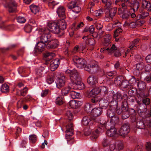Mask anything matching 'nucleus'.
Returning a JSON list of instances; mask_svg holds the SVG:
<instances>
[{"label": "nucleus", "mask_w": 151, "mask_h": 151, "mask_svg": "<svg viewBox=\"0 0 151 151\" xmlns=\"http://www.w3.org/2000/svg\"><path fill=\"white\" fill-rule=\"evenodd\" d=\"M137 112L139 116L144 119L151 116V110H148L147 107L150 103V99L146 97L137 102Z\"/></svg>", "instance_id": "obj_1"}, {"label": "nucleus", "mask_w": 151, "mask_h": 151, "mask_svg": "<svg viewBox=\"0 0 151 151\" xmlns=\"http://www.w3.org/2000/svg\"><path fill=\"white\" fill-rule=\"evenodd\" d=\"M65 73L69 75L70 79L72 84H76L80 89L84 88V84L81 82L80 73L76 70L67 69L65 71Z\"/></svg>", "instance_id": "obj_2"}, {"label": "nucleus", "mask_w": 151, "mask_h": 151, "mask_svg": "<svg viewBox=\"0 0 151 151\" xmlns=\"http://www.w3.org/2000/svg\"><path fill=\"white\" fill-rule=\"evenodd\" d=\"M66 130L65 132L66 134L65 135V138L66 139H68L67 140V143L68 144L71 145L73 144L74 142V139L73 138H70V136L73 134V125L72 124L68 125L66 127Z\"/></svg>", "instance_id": "obj_3"}, {"label": "nucleus", "mask_w": 151, "mask_h": 151, "mask_svg": "<svg viewBox=\"0 0 151 151\" xmlns=\"http://www.w3.org/2000/svg\"><path fill=\"white\" fill-rule=\"evenodd\" d=\"M41 30L43 33L40 37V41L45 44L47 43L52 39V35L49 32H47L45 28H42Z\"/></svg>", "instance_id": "obj_4"}, {"label": "nucleus", "mask_w": 151, "mask_h": 151, "mask_svg": "<svg viewBox=\"0 0 151 151\" xmlns=\"http://www.w3.org/2000/svg\"><path fill=\"white\" fill-rule=\"evenodd\" d=\"M72 60L74 65L78 68H83L85 66L86 61L83 59L77 56H74L73 57Z\"/></svg>", "instance_id": "obj_5"}, {"label": "nucleus", "mask_w": 151, "mask_h": 151, "mask_svg": "<svg viewBox=\"0 0 151 151\" xmlns=\"http://www.w3.org/2000/svg\"><path fill=\"white\" fill-rule=\"evenodd\" d=\"M48 26L50 31L52 33L55 34L61 33V30L60 29L57 22H50L48 23Z\"/></svg>", "instance_id": "obj_6"}, {"label": "nucleus", "mask_w": 151, "mask_h": 151, "mask_svg": "<svg viewBox=\"0 0 151 151\" xmlns=\"http://www.w3.org/2000/svg\"><path fill=\"white\" fill-rule=\"evenodd\" d=\"M114 102L115 105L113 104L112 105L113 106H114V107L115 109L116 113L118 115L122 114L124 111V109H125L127 106V104L126 102H123V101H122L121 106L119 107H118V103L117 101H115Z\"/></svg>", "instance_id": "obj_7"}, {"label": "nucleus", "mask_w": 151, "mask_h": 151, "mask_svg": "<svg viewBox=\"0 0 151 151\" xmlns=\"http://www.w3.org/2000/svg\"><path fill=\"white\" fill-rule=\"evenodd\" d=\"M46 46L45 44L40 41L36 45L33 51L35 55L42 52L45 49Z\"/></svg>", "instance_id": "obj_8"}, {"label": "nucleus", "mask_w": 151, "mask_h": 151, "mask_svg": "<svg viewBox=\"0 0 151 151\" xmlns=\"http://www.w3.org/2000/svg\"><path fill=\"white\" fill-rule=\"evenodd\" d=\"M130 127L129 123L124 124L121 126L119 130L120 134L122 136L124 137L127 135L129 132Z\"/></svg>", "instance_id": "obj_9"}, {"label": "nucleus", "mask_w": 151, "mask_h": 151, "mask_svg": "<svg viewBox=\"0 0 151 151\" xmlns=\"http://www.w3.org/2000/svg\"><path fill=\"white\" fill-rule=\"evenodd\" d=\"M116 11L117 8L116 7L105 9L104 10V12L106 14L105 17L112 19L113 17L115 16Z\"/></svg>", "instance_id": "obj_10"}, {"label": "nucleus", "mask_w": 151, "mask_h": 151, "mask_svg": "<svg viewBox=\"0 0 151 151\" xmlns=\"http://www.w3.org/2000/svg\"><path fill=\"white\" fill-rule=\"evenodd\" d=\"M58 80L56 83V87L58 88H60L65 85V77L63 74L60 73L58 77Z\"/></svg>", "instance_id": "obj_11"}, {"label": "nucleus", "mask_w": 151, "mask_h": 151, "mask_svg": "<svg viewBox=\"0 0 151 151\" xmlns=\"http://www.w3.org/2000/svg\"><path fill=\"white\" fill-rule=\"evenodd\" d=\"M76 1L71 2L68 4V7L69 9H71L73 12L78 13L81 11V8L76 5Z\"/></svg>", "instance_id": "obj_12"}, {"label": "nucleus", "mask_w": 151, "mask_h": 151, "mask_svg": "<svg viewBox=\"0 0 151 151\" xmlns=\"http://www.w3.org/2000/svg\"><path fill=\"white\" fill-rule=\"evenodd\" d=\"M59 45L58 41L57 39L51 40L47 43L46 47L48 49H55Z\"/></svg>", "instance_id": "obj_13"}, {"label": "nucleus", "mask_w": 151, "mask_h": 151, "mask_svg": "<svg viewBox=\"0 0 151 151\" xmlns=\"http://www.w3.org/2000/svg\"><path fill=\"white\" fill-rule=\"evenodd\" d=\"M100 124L99 125L98 127L95 131L94 134L96 133L98 134L101 132H102L104 131V127L105 125L106 124V123L105 120L101 119L100 121L99 122Z\"/></svg>", "instance_id": "obj_14"}, {"label": "nucleus", "mask_w": 151, "mask_h": 151, "mask_svg": "<svg viewBox=\"0 0 151 151\" xmlns=\"http://www.w3.org/2000/svg\"><path fill=\"white\" fill-rule=\"evenodd\" d=\"M60 63V60L56 58L52 60L50 63V69L52 71L55 70L58 67Z\"/></svg>", "instance_id": "obj_15"}, {"label": "nucleus", "mask_w": 151, "mask_h": 151, "mask_svg": "<svg viewBox=\"0 0 151 151\" xmlns=\"http://www.w3.org/2000/svg\"><path fill=\"white\" fill-rule=\"evenodd\" d=\"M93 122V119L90 116H84L82 121V124L84 126H91Z\"/></svg>", "instance_id": "obj_16"}, {"label": "nucleus", "mask_w": 151, "mask_h": 151, "mask_svg": "<svg viewBox=\"0 0 151 151\" xmlns=\"http://www.w3.org/2000/svg\"><path fill=\"white\" fill-rule=\"evenodd\" d=\"M64 19L58 20L57 22L60 29L61 30V34L63 35L64 34L63 30L66 28L67 24Z\"/></svg>", "instance_id": "obj_17"}, {"label": "nucleus", "mask_w": 151, "mask_h": 151, "mask_svg": "<svg viewBox=\"0 0 151 151\" xmlns=\"http://www.w3.org/2000/svg\"><path fill=\"white\" fill-rule=\"evenodd\" d=\"M17 4L15 1H11L8 5V11L9 12H13L16 11Z\"/></svg>", "instance_id": "obj_18"}, {"label": "nucleus", "mask_w": 151, "mask_h": 151, "mask_svg": "<svg viewBox=\"0 0 151 151\" xmlns=\"http://www.w3.org/2000/svg\"><path fill=\"white\" fill-rule=\"evenodd\" d=\"M55 55V54L52 52H46L44 54V57L45 58V64L47 65L48 62L52 60L53 57Z\"/></svg>", "instance_id": "obj_19"}, {"label": "nucleus", "mask_w": 151, "mask_h": 151, "mask_svg": "<svg viewBox=\"0 0 151 151\" xmlns=\"http://www.w3.org/2000/svg\"><path fill=\"white\" fill-rule=\"evenodd\" d=\"M132 0H124V2L121 4V8L118 9V10L121 9L123 12L127 10L128 9V6H130Z\"/></svg>", "instance_id": "obj_20"}, {"label": "nucleus", "mask_w": 151, "mask_h": 151, "mask_svg": "<svg viewBox=\"0 0 151 151\" xmlns=\"http://www.w3.org/2000/svg\"><path fill=\"white\" fill-rule=\"evenodd\" d=\"M81 102L79 101L73 100L69 101L68 103L69 106L73 109H76L81 106Z\"/></svg>", "instance_id": "obj_21"}, {"label": "nucleus", "mask_w": 151, "mask_h": 151, "mask_svg": "<svg viewBox=\"0 0 151 151\" xmlns=\"http://www.w3.org/2000/svg\"><path fill=\"white\" fill-rule=\"evenodd\" d=\"M57 14L59 17L63 19L66 18L65 9L63 6H59L57 9Z\"/></svg>", "instance_id": "obj_22"}, {"label": "nucleus", "mask_w": 151, "mask_h": 151, "mask_svg": "<svg viewBox=\"0 0 151 151\" xmlns=\"http://www.w3.org/2000/svg\"><path fill=\"white\" fill-rule=\"evenodd\" d=\"M131 4L130 6H128V7H132L131 10H132L134 12L137 11L139 7V1L137 0H134L133 1H132L131 3Z\"/></svg>", "instance_id": "obj_23"}, {"label": "nucleus", "mask_w": 151, "mask_h": 151, "mask_svg": "<svg viewBox=\"0 0 151 151\" xmlns=\"http://www.w3.org/2000/svg\"><path fill=\"white\" fill-rule=\"evenodd\" d=\"M109 104V102L107 100L103 98H101L99 104L102 109H106L108 106Z\"/></svg>", "instance_id": "obj_24"}, {"label": "nucleus", "mask_w": 151, "mask_h": 151, "mask_svg": "<svg viewBox=\"0 0 151 151\" xmlns=\"http://www.w3.org/2000/svg\"><path fill=\"white\" fill-rule=\"evenodd\" d=\"M102 112V109L101 108H94L92 111L93 116L95 117L100 116Z\"/></svg>", "instance_id": "obj_25"}, {"label": "nucleus", "mask_w": 151, "mask_h": 151, "mask_svg": "<svg viewBox=\"0 0 151 151\" xmlns=\"http://www.w3.org/2000/svg\"><path fill=\"white\" fill-rule=\"evenodd\" d=\"M147 97L145 93L141 90L137 92V102H139V101H141L143 99Z\"/></svg>", "instance_id": "obj_26"}, {"label": "nucleus", "mask_w": 151, "mask_h": 151, "mask_svg": "<svg viewBox=\"0 0 151 151\" xmlns=\"http://www.w3.org/2000/svg\"><path fill=\"white\" fill-rule=\"evenodd\" d=\"M142 6L143 8L148 12L151 11V3L145 0H143L142 3Z\"/></svg>", "instance_id": "obj_27"}, {"label": "nucleus", "mask_w": 151, "mask_h": 151, "mask_svg": "<svg viewBox=\"0 0 151 151\" xmlns=\"http://www.w3.org/2000/svg\"><path fill=\"white\" fill-rule=\"evenodd\" d=\"M104 45L106 46H111V37L109 34H106L104 37Z\"/></svg>", "instance_id": "obj_28"}, {"label": "nucleus", "mask_w": 151, "mask_h": 151, "mask_svg": "<svg viewBox=\"0 0 151 151\" xmlns=\"http://www.w3.org/2000/svg\"><path fill=\"white\" fill-rule=\"evenodd\" d=\"M116 129L114 128L107 130L106 132V134L108 137L114 138L115 137L116 134Z\"/></svg>", "instance_id": "obj_29"}, {"label": "nucleus", "mask_w": 151, "mask_h": 151, "mask_svg": "<svg viewBox=\"0 0 151 151\" xmlns=\"http://www.w3.org/2000/svg\"><path fill=\"white\" fill-rule=\"evenodd\" d=\"M87 82L90 85H94L97 83V78L93 76H90L88 78Z\"/></svg>", "instance_id": "obj_30"}, {"label": "nucleus", "mask_w": 151, "mask_h": 151, "mask_svg": "<svg viewBox=\"0 0 151 151\" xmlns=\"http://www.w3.org/2000/svg\"><path fill=\"white\" fill-rule=\"evenodd\" d=\"M116 49V47L115 46L114 44H113L112 46L110 48L109 47L107 48H102L100 50V51L102 52H103L104 51H108V52L109 53H111L114 52V50Z\"/></svg>", "instance_id": "obj_31"}, {"label": "nucleus", "mask_w": 151, "mask_h": 151, "mask_svg": "<svg viewBox=\"0 0 151 151\" xmlns=\"http://www.w3.org/2000/svg\"><path fill=\"white\" fill-rule=\"evenodd\" d=\"M110 93H111L113 95L112 98L114 100L116 101L118 100H120L122 98V94L119 92H117L116 93H114L113 91H111Z\"/></svg>", "instance_id": "obj_32"}, {"label": "nucleus", "mask_w": 151, "mask_h": 151, "mask_svg": "<svg viewBox=\"0 0 151 151\" xmlns=\"http://www.w3.org/2000/svg\"><path fill=\"white\" fill-rule=\"evenodd\" d=\"M123 80V78L122 76H118L115 78L114 83L116 86H120Z\"/></svg>", "instance_id": "obj_33"}, {"label": "nucleus", "mask_w": 151, "mask_h": 151, "mask_svg": "<svg viewBox=\"0 0 151 151\" xmlns=\"http://www.w3.org/2000/svg\"><path fill=\"white\" fill-rule=\"evenodd\" d=\"M108 92V89L106 87L104 86L100 87V94L101 96H104L106 95Z\"/></svg>", "instance_id": "obj_34"}, {"label": "nucleus", "mask_w": 151, "mask_h": 151, "mask_svg": "<svg viewBox=\"0 0 151 151\" xmlns=\"http://www.w3.org/2000/svg\"><path fill=\"white\" fill-rule=\"evenodd\" d=\"M119 121V119L118 116L115 115L111 118L110 122L114 126L116 124H118Z\"/></svg>", "instance_id": "obj_35"}, {"label": "nucleus", "mask_w": 151, "mask_h": 151, "mask_svg": "<svg viewBox=\"0 0 151 151\" xmlns=\"http://www.w3.org/2000/svg\"><path fill=\"white\" fill-rule=\"evenodd\" d=\"M45 69L44 67L41 66L36 70V74L38 77H41L42 75V72Z\"/></svg>", "instance_id": "obj_36"}, {"label": "nucleus", "mask_w": 151, "mask_h": 151, "mask_svg": "<svg viewBox=\"0 0 151 151\" xmlns=\"http://www.w3.org/2000/svg\"><path fill=\"white\" fill-rule=\"evenodd\" d=\"M122 115V117L123 119H125L128 118L129 116V112H128V109L127 106L125 109H124V111Z\"/></svg>", "instance_id": "obj_37"}, {"label": "nucleus", "mask_w": 151, "mask_h": 151, "mask_svg": "<svg viewBox=\"0 0 151 151\" xmlns=\"http://www.w3.org/2000/svg\"><path fill=\"white\" fill-rule=\"evenodd\" d=\"M116 148V145L115 144H112L110 145L109 148H105V151H117Z\"/></svg>", "instance_id": "obj_38"}, {"label": "nucleus", "mask_w": 151, "mask_h": 151, "mask_svg": "<svg viewBox=\"0 0 151 151\" xmlns=\"http://www.w3.org/2000/svg\"><path fill=\"white\" fill-rule=\"evenodd\" d=\"M31 12L35 14L39 12V8L38 6L34 4H32L29 6Z\"/></svg>", "instance_id": "obj_39"}, {"label": "nucleus", "mask_w": 151, "mask_h": 151, "mask_svg": "<svg viewBox=\"0 0 151 151\" xmlns=\"http://www.w3.org/2000/svg\"><path fill=\"white\" fill-rule=\"evenodd\" d=\"M115 115V111L114 109H110L107 110L106 115L108 117L111 118Z\"/></svg>", "instance_id": "obj_40"}, {"label": "nucleus", "mask_w": 151, "mask_h": 151, "mask_svg": "<svg viewBox=\"0 0 151 151\" xmlns=\"http://www.w3.org/2000/svg\"><path fill=\"white\" fill-rule=\"evenodd\" d=\"M139 12L141 14H139L137 17H138L139 16L140 18L144 19L148 16L149 15V13L148 12H143L142 10V9H139Z\"/></svg>", "instance_id": "obj_41"}, {"label": "nucleus", "mask_w": 151, "mask_h": 151, "mask_svg": "<svg viewBox=\"0 0 151 151\" xmlns=\"http://www.w3.org/2000/svg\"><path fill=\"white\" fill-rule=\"evenodd\" d=\"M120 86H122L124 88H131V85H129L128 81L126 80H123Z\"/></svg>", "instance_id": "obj_42"}, {"label": "nucleus", "mask_w": 151, "mask_h": 151, "mask_svg": "<svg viewBox=\"0 0 151 151\" xmlns=\"http://www.w3.org/2000/svg\"><path fill=\"white\" fill-rule=\"evenodd\" d=\"M70 88L68 87H64L61 90V94L62 96H66L69 93Z\"/></svg>", "instance_id": "obj_43"}, {"label": "nucleus", "mask_w": 151, "mask_h": 151, "mask_svg": "<svg viewBox=\"0 0 151 151\" xmlns=\"http://www.w3.org/2000/svg\"><path fill=\"white\" fill-rule=\"evenodd\" d=\"M1 90L3 93L8 92L9 91V86L6 84H4L1 87Z\"/></svg>", "instance_id": "obj_44"}, {"label": "nucleus", "mask_w": 151, "mask_h": 151, "mask_svg": "<svg viewBox=\"0 0 151 151\" xmlns=\"http://www.w3.org/2000/svg\"><path fill=\"white\" fill-rule=\"evenodd\" d=\"M70 95L73 99H78L80 97V93L74 91H71L70 92Z\"/></svg>", "instance_id": "obj_45"}, {"label": "nucleus", "mask_w": 151, "mask_h": 151, "mask_svg": "<svg viewBox=\"0 0 151 151\" xmlns=\"http://www.w3.org/2000/svg\"><path fill=\"white\" fill-rule=\"evenodd\" d=\"M137 86L140 90H143L146 87V85L145 82L143 81H139L137 82Z\"/></svg>", "instance_id": "obj_46"}, {"label": "nucleus", "mask_w": 151, "mask_h": 151, "mask_svg": "<svg viewBox=\"0 0 151 151\" xmlns=\"http://www.w3.org/2000/svg\"><path fill=\"white\" fill-rule=\"evenodd\" d=\"M29 139L31 142L34 143L37 140V136L35 134L30 135L29 136Z\"/></svg>", "instance_id": "obj_47"}, {"label": "nucleus", "mask_w": 151, "mask_h": 151, "mask_svg": "<svg viewBox=\"0 0 151 151\" xmlns=\"http://www.w3.org/2000/svg\"><path fill=\"white\" fill-rule=\"evenodd\" d=\"M55 103L56 104L58 105H61L63 103V100L62 96H59L57 98Z\"/></svg>", "instance_id": "obj_48"}, {"label": "nucleus", "mask_w": 151, "mask_h": 151, "mask_svg": "<svg viewBox=\"0 0 151 151\" xmlns=\"http://www.w3.org/2000/svg\"><path fill=\"white\" fill-rule=\"evenodd\" d=\"M101 98L100 96H96L92 98L91 100V102L95 104H99V101Z\"/></svg>", "instance_id": "obj_49"}, {"label": "nucleus", "mask_w": 151, "mask_h": 151, "mask_svg": "<svg viewBox=\"0 0 151 151\" xmlns=\"http://www.w3.org/2000/svg\"><path fill=\"white\" fill-rule=\"evenodd\" d=\"M100 93V87L93 89L90 92V94L97 95Z\"/></svg>", "instance_id": "obj_50"}, {"label": "nucleus", "mask_w": 151, "mask_h": 151, "mask_svg": "<svg viewBox=\"0 0 151 151\" xmlns=\"http://www.w3.org/2000/svg\"><path fill=\"white\" fill-rule=\"evenodd\" d=\"M137 91L136 88H132L128 91V94L131 96H134L135 94H137Z\"/></svg>", "instance_id": "obj_51"}, {"label": "nucleus", "mask_w": 151, "mask_h": 151, "mask_svg": "<svg viewBox=\"0 0 151 151\" xmlns=\"http://www.w3.org/2000/svg\"><path fill=\"white\" fill-rule=\"evenodd\" d=\"M28 89L26 86L24 87L23 89H21L19 91L20 93L21 96L24 97L27 93Z\"/></svg>", "instance_id": "obj_52"}, {"label": "nucleus", "mask_w": 151, "mask_h": 151, "mask_svg": "<svg viewBox=\"0 0 151 151\" xmlns=\"http://www.w3.org/2000/svg\"><path fill=\"white\" fill-rule=\"evenodd\" d=\"M86 45L93 46L95 44V41L93 38H88L86 42Z\"/></svg>", "instance_id": "obj_53"}, {"label": "nucleus", "mask_w": 151, "mask_h": 151, "mask_svg": "<svg viewBox=\"0 0 151 151\" xmlns=\"http://www.w3.org/2000/svg\"><path fill=\"white\" fill-rule=\"evenodd\" d=\"M32 25L29 24H26L24 27V30L27 33H29L31 32L32 29Z\"/></svg>", "instance_id": "obj_54"}, {"label": "nucleus", "mask_w": 151, "mask_h": 151, "mask_svg": "<svg viewBox=\"0 0 151 151\" xmlns=\"http://www.w3.org/2000/svg\"><path fill=\"white\" fill-rule=\"evenodd\" d=\"M139 79L137 78V79H135V77L133 76L132 78L130 79L128 82L129 83V85H133L135 84L136 82L137 83V81H139Z\"/></svg>", "instance_id": "obj_55"}, {"label": "nucleus", "mask_w": 151, "mask_h": 151, "mask_svg": "<svg viewBox=\"0 0 151 151\" xmlns=\"http://www.w3.org/2000/svg\"><path fill=\"white\" fill-rule=\"evenodd\" d=\"M91 106L89 103H87L85 104L84 106V110L86 112H90Z\"/></svg>", "instance_id": "obj_56"}, {"label": "nucleus", "mask_w": 151, "mask_h": 151, "mask_svg": "<svg viewBox=\"0 0 151 151\" xmlns=\"http://www.w3.org/2000/svg\"><path fill=\"white\" fill-rule=\"evenodd\" d=\"M104 127V129L105 128L106 129L109 130V129L114 128L115 126L114 125L112 124L111 122H110L106 123Z\"/></svg>", "instance_id": "obj_57"}, {"label": "nucleus", "mask_w": 151, "mask_h": 151, "mask_svg": "<svg viewBox=\"0 0 151 151\" xmlns=\"http://www.w3.org/2000/svg\"><path fill=\"white\" fill-rule=\"evenodd\" d=\"M29 68H27L22 67L18 69V72L19 74H23L26 73Z\"/></svg>", "instance_id": "obj_58"}, {"label": "nucleus", "mask_w": 151, "mask_h": 151, "mask_svg": "<svg viewBox=\"0 0 151 151\" xmlns=\"http://www.w3.org/2000/svg\"><path fill=\"white\" fill-rule=\"evenodd\" d=\"M137 127L140 129H144L145 128V124L144 122L142 121L137 122L136 124Z\"/></svg>", "instance_id": "obj_59"}, {"label": "nucleus", "mask_w": 151, "mask_h": 151, "mask_svg": "<svg viewBox=\"0 0 151 151\" xmlns=\"http://www.w3.org/2000/svg\"><path fill=\"white\" fill-rule=\"evenodd\" d=\"M65 116H67L68 119L69 120H71L73 118V115L70 111H66L65 113Z\"/></svg>", "instance_id": "obj_60"}, {"label": "nucleus", "mask_w": 151, "mask_h": 151, "mask_svg": "<svg viewBox=\"0 0 151 151\" xmlns=\"http://www.w3.org/2000/svg\"><path fill=\"white\" fill-rule=\"evenodd\" d=\"M58 3L54 0H52L48 3V6L50 8H53L55 6L58 4Z\"/></svg>", "instance_id": "obj_61"}, {"label": "nucleus", "mask_w": 151, "mask_h": 151, "mask_svg": "<svg viewBox=\"0 0 151 151\" xmlns=\"http://www.w3.org/2000/svg\"><path fill=\"white\" fill-rule=\"evenodd\" d=\"M54 81L53 77L52 76H48L47 78L46 81L49 84L52 83Z\"/></svg>", "instance_id": "obj_62"}, {"label": "nucleus", "mask_w": 151, "mask_h": 151, "mask_svg": "<svg viewBox=\"0 0 151 151\" xmlns=\"http://www.w3.org/2000/svg\"><path fill=\"white\" fill-rule=\"evenodd\" d=\"M147 74L145 78V81L147 83L151 82V73H147Z\"/></svg>", "instance_id": "obj_63"}, {"label": "nucleus", "mask_w": 151, "mask_h": 151, "mask_svg": "<svg viewBox=\"0 0 151 151\" xmlns=\"http://www.w3.org/2000/svg\"><path fill=\"white\" fill-rule=\"evenodd\" d=\"M124 148V145L122 142H120L117 144V146H116V148L117 149V151H119L122 150Z\"/></svg>", "instance_id": "obj_64"}]
</instances>
